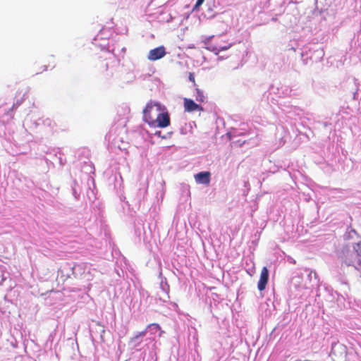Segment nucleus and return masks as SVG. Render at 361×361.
Listing matches in <instances>:
<instances>
[{
	"mask_svg": "<svg viewBox=\"0 0 361 361\" xmlns=\"http://www.w3.org/2000/svg\"><path fill=\"white\" fill-rule=\"evenodd\" d=\"M155 114H158L157 116H156L157 115H149V114L146 116L150 126L164 128L170 125L169 114L164 106H162L161 111L158 112L157 111Z\"/></svg>",
	"mask_w": 361,
	"mask_h": 361,
	"instance_id": "obj_1",
	"label": "nucleus"
},
{
	"mask_svg": "<svg viewBox=\"0 0 361 361\" xmlns=\"http://www.w3.org/2000/svg\"><path fill=\"white\" fill-rule=\"evenodd\" d=\"M162 110V106L158 103V102H149L145 108L143 109V120L145 122L149 124V121L147 119V117L146 116L147 115V114H149V115H158V114H155V112H157V111L158 112L159 111H161Z\"/></svg>",
	"mask_w": 361,
	"mask_h": 361,
	"instance_id": "obj_2",
	"label": "nucleus"
},
{
	"mask_svg": "<svg viewBox=\"0 0 361 361\" xmlns=\"http://www.w3.org/2000/svg\"><path fill=\"white\" fill-rule=\"evenodd\" d=\"M269 281V270L264 267L260 272L259 279L257 283V288L259 291H262L266 288Z\"/></svg>",
	"mask_w": 361,
	"mask_h": 361,
	"instance_id": "obj_3",
	"label": "nucleus"
},
{
	"mask_svg": "<svg viewBox=\"0 0 361 361\" xmlns=\"http://www.w3.org/2000/svg\"><path fill=\"white\" fill-rule=\"evenodd\" d=\"M166 55L164 47L160 46L149 51L147 59L149 61H157L163 58Z\"/></svg>",
	"mask_w": 361,
	"mask_h": 361,
	"instance_id": "obj_4",
	"label": "nucleus"
},
{
	"mask_svg": "<svg viewBox=\"0 0 361 361\" xmlns=\"http://www.w3.org/2000/svg\"><path fill=\"white\" fill-rule=\"evenodd\" d=\"M183 106L184 109L187 112H192V111H202L203 108L200 105L196 104L192 99L184 98L183 99Z\"/></svg>",
	"mask_w": 361,
	"mask_h": 361,
	"instance_id": "obj_5",
	"label": "nucleus"
},
{
	"mask_svg": "<svg viewBox=\"0 0 361 361\" xmlns=\"http://www.w3.org/2000/svg\"><path fill=\"white\" fill-rule=\"evenodd\" d=\"M211 173L209 171L200 172L195 175V181L197 183L209 185Z\"/></svg>",
	"mask_w": 361,
	"mask_h": 361,
	"instance_id": "obj_6",
	"label": "nucleus"
},
{
	"mask_svg": "<svg viewBox=\"0 0 361 361\" xmlns=\"http://www.w3.org/2000/svg\"><path fill=\"white\" fill-rule=\"evenodd\" d=\"M196 91H197L196 100L200 102H204L205 100V97H204L203 92L197 88L196 89Z\"/></svg>",
	"mask_w": 361,
	"mask_h": 361,
	"instance_id": "obj_7",
	"label": "nucleus"
},
{
	"mask_svg": "<svg viewBox=\"0 0 361 361\" xmlns=\"http://www.w3.org/2000/svg\"><path fill=\"white\" fill-rule=\"evenodd\" d=\"M353 250L358 256H361V241L354 244Z\"/></svg>",
	"mask_w": 361,
	"mask_h": 361,
	"instance_id": "obj_8",
	"label": "nucleus"
},
{
	"mask_svg": "<svg viewBox=\"0 0 361 361\" xmlns=\"http://www.w3.org/2000/svg\"><path fill=\"white\" fill-rule=\"evenodd\" d=\"M204 0H197L195 5L194 6L193 10H197L204 3Z\"/></svg>",
	"mask_w": 361,
	"mask_h": 361,
	"instance_id": "obj_9",
	"label": "nucleus"
},
{
	"mask_svg": "<svg viewBox=\"0 0 361 361\" xmlns=\"http://www.w3.org/2000/svg\"><path fill=\"white\" fill-rule=\"evenodd\" d=\"M189 80L194 84V85H195V76H194V74L192 73H190V74H189Z\"/></svg>",
	"mask_w": 361,
	"mask_h": 361,
	"instance_id": "obj_10",
	"label": "nucleus"
},
{
	"mask_svg": "<svg viewBox=\"0 0 361 361\" xmlns=\"http://www.w3.org/2000/svg\"><path fill=\"white\" fill-rule=\"evenodd\" d=\"M149 326H154L156 329H160L159 325V324H150Z\"/></svg>",
	"mask_w": 361,
	"mask_h": 361,
	"instance_id": "obj_11",
	"label": "nucleus"
},
{
	"mask_svg": "<svg viewBox=\"0 0 361 361\" xmlns=\"http://www.w3.org/2000/svg\"><path fill=\"white\" fill-rule=\"evenodd\" d=\"M345 263L346 266H348V267L352 265V263L350 262H345Z\"/></svg>",
	"mask_w": 361,
	"mask_h": 361,
	"instance_id": "obj_12",
	"label": "nucleus"
},
{
	"mask_svg": "<svg viewBox=\"0 0 361 361\" xmlns=\"http://www.w3.org/2000/svg\"><path fill=\"white\" fill-rule=\"evenodd\" d=\"M227 49L226 47H221L219 49V51H221V50H226Z\"/></svg>",
	"mask_w": 361,
	"mask_h": 361,
	"instance_id": "obj_13",
	"label": "nucleus"
},
{
	"mask_svg": "<svg viewBox=\"0 0 361 361\" xmlns=\"http://www.w3.org/2000/svg\"><path fill=\"white\" fill-rule=\"evenodd\" d=\"M141 334L142 336H144V335L145 334V331H143V332H141V334Z\"/></svg>",
	"mask_w": 361,
	"mask_h": 361,
	"instance_id": "obj_14",
	"label": "nucleus"
},
{
	"mask_svg": "<svg viewBox=\"0 0 361 361\" xmlns=\"http://www.w3.org/2000/svg\"><path fill=\"white\" fill-rule=\"evenodd\" d=\"M359 265L361 267V261L359 262Z\"/></svg>",
	"mask_w": 361,
	"mask_h": 361,
	"instance_id": "obj_15",
	"label": "nucleus"
}]
</instances>
